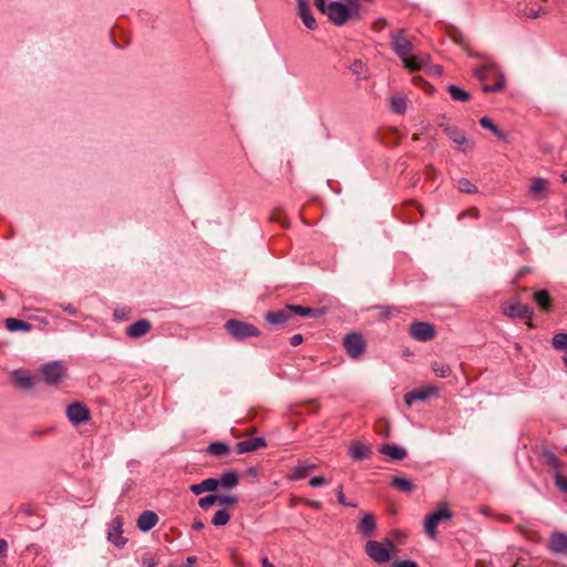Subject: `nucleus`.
Returning <instances> with one entry per match:
<instances>
[{
	"mask_svg": "<svg viewBox=\"0 0 567 567\" xmlns=\"http://www.w3.org/2000/svg\"><path fill=\"white\" fill-rule=\"evenodd\" d=\"M391 47L395 55L402 61L409 71H419L429 62V55H412L413 44L404 29H399L390 34Z\"/></svg>",
	"mask_w": 567,
	"mask_h": 567,
	"instance_id": "1",
	"label": "nucleus"
},
{
	"mask_svg": "<svg viewBox=\"0 0 567 567\" xmlns=\"http://www.w3.org/2000/svg\"><path fill=\"white\" fill-rule=\"evenodd\" d=\"M360 6L357 2H351L347 6L339 1L328 3L326 14L329 20L336 25H343L348 20L359 18Z\"/></svg>",
	"mask_w": 567,
	"mask_h": 567,
	"instance_id": "2",
	"label": "nucleus"
},
{
	"mask_svg": "<svg viewBox=\"0 0 567 567\" xmlns=\"http://www.w3.org/2000/svg\"><path fill=\"white\" fill-rule=\"evenodd\" d=\"M225 330L236 340L260 336V331L251 323L238 319H229L225 322Z\"/></svg>",
	"mask_w": 567,
	"mask_h": 567,
	"instance_id": "3",
	"label": "nucleus"
},
{
	"mask_svg": "<svg viewBox=\"0 0 567 567\" xmlns=\"http://www.w3.org/2000/svg\"><path fill=\"white\" fill-rule=\"evenodd\" d=\"M393 547L394 544L390 539H386L384 543L369 540L365 544V553L373 561L378 564H384L390 560V551L393 549Z\"/></svg>",
	"mask_w": 567,
	"mask_h": 567,
	"instance_id": "4",
	"label": "nucleus"
},
{
	"mask_svg": "<svg viewBox=\"0 0 567 567\" xmlns=\"http://www.w3.org/2000/svg\"><path fill=\"white\" fill-rule=\"evenodd\" d=\"M40 372L47 384L56 385L65 377L66 369L62 362L52 361L44 364Z\"/></svg>",
	"mask_w": 567,
	"mask_h": 567,
	"instance_id": "5",
	"label": "nucleus"
},
{
	"mask_svg": "<svg viewBox=\"0 0 567 567\" xmlns=\"http://www.w3.org/2000/svg\"><path fill=\"white\" fill-rule=\"evenodd\" d=\"M409 333L416 341L427 342L435 338L436 329L430 322L414 321L410 324Z\"/></svg>",
	"mask_w": 567,
	"mask_h": 567,
	"instance_id": "6",
	"label": "nucleus"
},
{
	"mask_svg": "<svg viewBox=\"0 0 567 567\" xmlns=\"http://www.w3.org/2000/svg\"><path fill=\"white\" fill-rule=\"evenodd\" d=\"M453 513L447 508L446 505L441 506L436 512L429 515L424 520L425 533L434 539L436 537V528L441 520L451 519Z\"/></svg>",
	"mask_w": 567,
	"mask_h": 567,
	"instance_id": "7",
	"label": "nucleus"
},
{
	"mask_svg": "<svg viewBox=\"0 0 567 567\" xmlns=\"http://www.w3.org/2000/svg\"><path fill=\"white\" fill-rule=\"evenodd\" d=\"M343 347L352 359H359L365 351L367 343L362 334L352 332L344 337Z\"/></svg>",
	"mask_w": 567,
	"mask_h": 567,
	"instance_id": "8",
	"label": "nucleus"
},
{
	"mask_svg": "<svg viewBox=\"0 0 567 567\" xmlns=\"http://www.w3.org/2000/svg\"><path fill=\"white\" fill-rule=\"evenodd\" d=\"M503 311L506 316L511 318L527 320L528 327L534 328V324L532 322L533 310L527 305H523L520 302L504 303Z\"/></svg>",
	"mask_w": 567,
	"mask_h": 567,
	"instance_id": "9",
	"label": "nucleus"
},
{
	"mask_svg": "<svg viewBox=\"0 0 567 567\" xmlns=\"http://www.w3.org/2000/svg\"><path fill=\"white\" fill-rule=\"evenodd\" d=\"M123 518L121 516L114 517L109 526L107 539L116 547H123L127 539L123 536Z\"/></svg>",
	"mask_w": 567,
	"mask_h": 567,
	"instance_id": "10",
	"label": "nucleus"
},
{
	"mask_svg": "<svg viewBox=\"0 0 567 567\" xmlns=\"http://www.w3.org/2000/svg\"><path fill=\"white\" fill-rule=\"evenodd\" d=\"M66 416L72 424L79 425L90 420V410L81 402H74L68 406Z\"/></svg>",
	"mask_w": 567,
	"mask_h": 567,
	"instance_id": "11",
	"label": "nucleus"
},
{
	"mask_svg": "<svg viewBox=\"0 0 567 567\" xmlns=\"http://www.w3.org/2000/svg\"><path fill=\"white\" fill-rule=\"evenodd\" d=\"M297 1V14L302 20L306 28L315 30L317 28V21L313 18L309 1L308 0H296Z\"/></svg>",
	"mask_w": 567,
	"mask_h": 567,
	"instance_id": "12",
	"label": "nucleus"
},
{
	"mask_svg": "<svg viewBox=\"0 0 567 567\" xmlns=\"http://www.w3.org/2000/svg\"><path fill=\"white\" fill-rule=\"evenodd\" d=\"M266 446H267V442L264 437H255V439L244 440V441L236 443L235 451L238 454H245V453H250V452L257 451V450L266 447Z\"/></svg>",
	"mask_w": 567,
	"mask_h": 567,
	"instance_id": "13",
	"label": "nucleus"
},
{
	"mask_svg": "<svg viewBox=\"0 0 567 567\" xmlns=\"http://www.w3.org/2000/svg\"><path fill=\"white\" fill-rule=\"evenodd\" d=\"M152 329V323L147 319H140L126 328L127 337L137 339L145 336Z\"/></svg>",
	"mask_w": 567,
	"mask_h": 567,
	"instance_id": "14",
	"label": "nucleus"
},
{
	"mask_svg": "<svg viewBox=\"0 0 567 567\" xmlns=\"http://www.w3.org/2000/svg\"><path fill=\"white\" fill-rule=\"evenodd\" d=\"M437 392L436 388L430 386L425 389H415L413 391L408 392L404 395V402L406 405H412L415 401L426 400L431 394H435Z\"/></svg>",
	"mask_w": 567,
	"mask_h": 567,
	"instance_id": "15",
	"label": "nucleus"
},
{
	"mask_svg": "<svg viewBox=\"0 0 567 567\" xmlns=\"http://www.w3.org/2000/svg\"><path fill=\"white\" fill-rule=\"evenodd\" d=\"M158 522V516L153 511L143 512L137 518V527L141 532L151 530Z\"/></svg>",
	"mask_w": 567,
	"mask_h": 567,
	"instance_id": "16",
	"label": "nucleus"
},
{
	"mask_svg": "<svg viewBox=\"0 0 567 567\" xmlns=\"http://www.w3.org/2000/svg\"><path fill=\"white\" fill-rule=\"evenodd\" d=\"M548 548L551 553L560 554L567 551V535L555 532L550 536Z\"/></svg>",
	"mask_w": 567,
	"mask_h": 567,
	"instance_id": "17",
	"label": "nucleus"
},
{
	"mask_svg": "<svg viewBox=\"0 0 567 567\" xmlns=\"http://www.w3.org/2000/svg\"><path fill=\"white\" fill-rule=\"evenodd\" d=\"M291 318V311L289 310V306H286L284 309L268 311L266 313V320L275 326L284 324Z\"/></svg>",
	"mask_w": 567,
	"mask_h": 567,
	"instance_id": "18",
	"label": "nucleus"
},
{
	"mask_svg": "<svg viewBox=\"0 0 567 567\" xmlns=\"http://www.w3.org/2000/svg\"><path fill=\"white\" fill-rule=\"evenodd\" d=\"M377 528L375 519L373 514L368 513L365 514L359 525H358V532L363 535L364 537H370L373 535L374 530Z\"/></svg>",
	"mask_w": 567,
	"mask_h": 567,
	"instance_id": "19",
	"label": "nucleus"
},
{
	"mask_svg": "<svg viewBox=\"0 0 567 567\" xmlns=\"http://www.w3.org/2000/svg\"><path fill=\"white\" fill-rule=\"evenodd\" d=\"M380 453H382L393 460H396V461H402L403 458L406 457L405 449L394 445V444L382 445L380 449Z\"/></svg>",
	"mask_w": 567,
	"mask_h": 567,
	"instance_id": "20",
	"label": "nucleus"
},
{
	"mask_svg": "<svg viewBox=\"0 0 567 567\" xmlns=\"http://www.w3.org/2000/svg\"><path fill=\"white\" fill-rule=\"evenodd\" d=\"M534 301L539 306L543 311H550L553 307V300L549 292L545 289L538 290L533 296Z\"/></svg>",
	"mask_w": 567,
	"mask_h": 567,
	"instance_id": "21",
	"label": "nucleus"
},
{
	"mask_svg": "<svg viewBox=\"0 0 567 567\" xmlns=\"http://www.w3.org/2000/svg\"><path fill=\"white\" fill-rule=\"evenodd\" d=\"M218 482L223 488L231 489L238 485L239 476L235 471H227L220 475Z\"/></svg>",
	"mask_w": 567,
	"mask_h": 567,
	"instance_id": "22",
	"label": "nucleus"
},
{
	"mask_svg": "<svg viewBox=\"0 0 567 567\" xmlns=\"http://www.w3.org/2000/svg\"><path fill=\"white\" fill-rule=\"evenodd\" d=\"M12 378L24 390H29L35 384V377H30L22 371H13Z\"/></svg>",
	"mask_w": 567,
	"mask_h": 567,
	"instance_id": "23",
	"label": "nucleus"
},
{
	"mask_svg": "<svg viewBox=\"0 0 567 567\" xmlns=\"http://www.w3.org/2000/svg\"><path fill=\"white\" fill-rule=\"evenodd\" d=\"M542 461L546 466L554 471V475L556 473H561V461L553 452L545 451L542 454Z\"/></svg>",
	"mask_w": 567,
	"mask_h": 567,
	"instance_id": "24",
	"label": "nucleus"
},
{
	"mask_svg": "<svg viewBox=\"0 0 567 567\" xmlns=\"http://www.w3.org/2000/svg\"><path fill=\"white\" fill-rule=\"evenodd\" d=\"M206 451L215 457H224L229 454L230 447L224 442H213L207 446Z\"/></svg>",
	"mask_w": 567,
	"mask_h": 567,
	"instance_id": "25",
	"label": "nucleus"
},
{
	"mask_svg": "<svg viewBox=\"0 0 567 567\" xmlns=\"http://www.w3.org/2000/svg\"><path fill=\"white\" fill-rule=\"evenodd\" d=\"M444 132L447 134V136L458 145H468L470 147H473V143H468L466 136L463 132H461L456 127L447 126L444 128Z\"/></svg>",
	"mask_w": 567,
	"mask_h": 567,
	"instance_id": "26",
	"label": "nucleus"
},
{
	"mask_svg": "<svg viewBox=\"0 0 567 567\" xmlns=\"http://www.w3.org/2000/svg\"><path fill=\"white\" fill-rule=\"evenodd\" d=\"M447 91H449L452 100L455 102L464 103V102L470 101V99H471V94L467 91H465L464 89H462L455 84H450L447 86Z\"/></svg>",
	"mask_w": 567,
	"mask_h": 567,
	"instance_id": "27",
	"label": "nucleus"
},
{
	"mask_svg": "<svg viewBox=\"0 0 567 567\" xmlns=\"http://www.w3.org/2000/svg\"><path fill=\"white\" fill-rule=\"evenodd\" d=\"M316 468V464L309 461H302L297 466L293 467V473L291 474L290 480H301L306 477L307 472Z\"/></svg>",
	"mask_w": 567,
	"mask_h": 567,
	"instance_id": "28",
	"label": "nucleus"
},
{
	"mask_svg": "<svg viewBox=\"0 0 567 567\" xmlns=\"http://www.w3.org/2000/svg\"><path fill=\"white\" fill-rule=\"evenodd\" d=\"M349 453L353 460L361 461L369 457L370 450L364 444L355 442L351 445Z\"/></svg>",
	"mask_w": 567,
	"mask_h": 567,
	"instance_id": "29",
	"label": "nucleus"
},
{
	"mask_svg": "<svg viewBox=\"0 0 567 567\" xmlns=\"http://www.w3.org/2000/svg\"><path fill=\"white\" fill-rule=\"evenodd\" d=\"M6 328L11 331V332H16V331H30L31 330V324L23 321V320H20V319H17V318H8L6 320Z\"/></svg>",
	"mask_w": 567,
	"mask_h": 567,
	"instance_id": "30",
	"label": "nucleus"
},
{
	"mask_svg": "<svg viewBox=\"0 0 567 567\" xmlns=\"http://www.w3.org/2000/svg\"><path fill=\"white\" fill-rule=\"evenodd\" d=\"M289 310L291 311L292 316H300V317H319L321 312L310 308V307H303L299 305H289Z\"/></svg>",
	"mask_w": 567,
	"mask_h": 567,
	"instance_id": "31",
	"label": "nucleus"
},
{
	"mask_svg": "<svg viewBox=\"0 0 567 567\" xmlns=\"http://www.w3.org/2000/svg\"><path fill=\"white\" fill-rule=\"evenodd\" d=\"M480 124L482 127L489 130L499 140H503V141L507 140V134L505 132H503L502 130H499V127L497 125H495L489 117H487V116L482 117L480 120Z\"/></svg>",
	"mask_w": 567,
	"mask_h": 567,
	"instance_id": "32",
	"label": "nucleus"
},
{
	"mask_svg": "<svg viewBox=\"0 0 567 567\" xmlns=\"http://www.w3.org/2000/svg\"><path fill=\"white\" fill-rule=\"evenodd\" d=\"M391 486L399 489L400 492H403V493H412L414 491V485L412 484V482L405 477H393L392 481H391Z\"/></svg>",
	"mask_w": 567,
	"mask_h": 567,
	"instance_id": "33",
	"label": "nucleus"
},
{
	"mask_svg": "<svg viewBox=\"0 0 567 567\" xmlns=\"http://www.w3.org/2000/svg\"><path fill=\"white\" fill-rule=\"evenodd\" d=\"M350 70L354 75H357L358 79H365L368 76V70L364 63L360 60H355L350 65Z\"/></svg>",
	"mask_w": 567,
	"mask_h": 567,
	"instance_id": "34",
	"label": "nucleus"
},
{
	"mask_svg": "<svg viewBox=\"0 0 567 567\" xmlns=\"http://www.w3.org/2000/svg\"><path fill=\"white\" fill-rule=\"evenodd\" d=\"M230 519V515L226 509H219L215 513L212 523L215 526H225Z\"/></svg>",
	"mask_w": 567,
	"mask_h": 567,
	"instance_id": "35",
	"label": "nucleus"
},
{
	"mask_svg": "<svg viewBox=\"0 0 567 567\" xmlns=\"http://www.w3.org/2000/svg\"><path fill=\"white\" fill-rule=\"evenodd\" d=\"M457 188L460 192L465 193V194L477 193V187L470 179H466V178L458 179Z\"/></svg>",
	"mask_w": 567,
	"mask_h": 567,
	"instance_id": "36",
	"label": "nucleus"
},
{
	"mask_svg": "<svg viewBox=\"0 0 567 567\" xmlns=\"http://www.w3.org/2000/svg\"><path fill=\"white\" fill-rule=\"evenodd\" d=\"M406 103L403 96H393L391 99V110L394 113L402 114L405 112Z\"/></svg>",
	"mask_w": 567,
	"mask_h": 567,
	"instance_id": "37",
	"label": "nucleus"
},
{
	"mask_svg": "<svg viewBox=\"0 0 567 567\" xmlns=\"http://www.w3.org/2000/svg\"><path fill=\"white\" fill-rule=\"evenodd\" d=\"M553 347L557 350H567V333H556L553 338Z\"/></svg>",
	"mask_w": 567,
	"mask_h": 567,
	"instance_id": "38",
	"label": "nucleus"
},
{
	"mask_svg": "<svg viewBox=\"0 0 567 567\" xmlns=\"http://www.w3.org/2000/svg\"><path fill=\"white\" fill-rule=\"evenodd\" d=\"M432 370L440 378H447L451 375V368L449 364L434 362L432 364Z\"/></svg>",
	"mask_w": 567,
	"mask_h": 567,
	"instance_id": "39",
	"label": "nucleus"
},
{
	"mask_svg": "<svg viewBox=\"0 0 567 567\" xmlns=\"http://www.w3.org/2000/svg\"><path fill=\"white\" fill-rule=\"evenodd\" d=\"M218 495L210 494L205 497L199 498L198 505L202 509L207 511L210 506L218 503Z\"/></svg>",
	"mask_w": 567,
	"mask_h": 567,
	"instance_id": "40",
	"label": "nucleus"
},
{
	"mask_svg": "<svg viewBox=\"0 0 567 567\" xmlns=\"http://www.w3.org/2000/svg\"><path fill=\"white\" fill-rule=\"evenodd\" d=\"M203 492H214L219 486V482L217 478H206L200 482Z\"/></svg>",
	"mask_w": 567,
	"mask_h": 567,
	"instance_id": "41",
	"label": "nucleus"
},
{
	"mask_svg": "<svg viewBox=\"0 0 567 567\" xmlns=\"http://www.w3.org/2000/svg\"><path fill=\"white\" fill-rule=\"evenodd\" d=\"M547 182L543 178H537L532 183L530 192L535 195L546 190Z\"/></svg>",
	"mask_w": 567,
	"mask_h": 567,
	"instance_id": "42",
	"label": "nucleus"
},
{
	"mask_svg": "<svg viewBox=\"0 0 567 567\" xmlns=\"http://www.w3.org/2000/svg\"><path fill=\"white\" fill-rule=\"evenodd\" d=\"M218 504L221 506H233L239 501L236 495H218Z\"/></svg>",
	"mask_w": 567,
	"mask_h": 567,
	"instance_id": "43",
	"label": "nucleus"
},
{
	"mask_svg": "<svg viewBox=\"0 0 567 567\" xmlns=\"http://www.w3.org/2000/svg\"><path fill=\"white\" fill-rule=\"evenodd\" d=\"M141 564L143 567H155L158 564V559L152 554H145L142 557Z\"/></svg>",
	"mask_w": 567,
	"mask_h": 567,
	"instance_id": "44",
	"label": "nucleus"
},
{
	"mask_svg": "<svg viewBox=\"0 0 567 567\" xmlns=\"http://www.w3.org/2000/svg\"><path fill=\"white\" fill-rule=\"evenodd\" d=\"M555 484L560 491L567 493V477H565L561 473L555 474Z\"/></svg>",
	"mask_w": 567,
	"mask_h": 567,
	"instance_id": "45",
	"label": "nucleus"
},
{
	"mask_svg": "<svg viewBox=\"0 0 567 567\" xmlns=\"http://www.w3.org/2000/svg\"><path fill=\"white\" fill-rule=\"evenodd\" d=\"M465 217H472V218H478L480 217V210L476 207H472L467 210L462 212L458 215V219H463Z\"/></svg>",
	"mask_w": 567,
	"mask_h": 567,
	"instance_id": "46",
	"label": "nucleus"
},
{
	"mask_svg": "<svg viewBox=\"0 0 567 567\" xmlns=\"http://www.w3.org/2000/svg\"><path fill=\"white\" fill-rule=\"evenodd\" d=\"M337 497H338V503L343 505V506H350V507H355V504L353 503H348L346 501V497H344V494H343V489H342V486H339L338 489H337Z\"/></svg>",
	"mask_w": 567,
	"mask_h": 567,
	"instance_id": "47",
	"label": "nucleus"
},
{
	"mask_svg": "<svg viewBox=\"0 0 567 567\" xmlns=\"http://www.w3.org/2000/svg\"><path fill=\"white\" fill-rule=\"evenodd\" d=\"M392 567H417V565L412 560H395Z\"/></svg>",
	"mask_w": 567,
	"mask_h": 567,
	"instance_id": "48",
	"label": "nucleus"
},
{
	"mask_svg": "<svg viewBox=\"0 0 567 567\" xmlns=\"http://www.w3.org/2000/svg\"><path fill=\"white\" fill-rule=\"evenodd\" d=\"M327 481L323 476H315L312 477L310 481H309V484L312 486V487H319L323 484H326Z\"/></svg>",
	"mask_w": 567,
	"mask_h": 567,
	"instance_id": "49",
	"label": "nucleus"
},
{
	"mask_svg": "<svg viewBox=\"0 0 567 567\" xmlns=\"http://www.w3.org/2000/svg\"><path fill=\"white\" fill-rule=\"evenodd\" d=\"M130 311L125 308L116 309L113 313L115 320H124Z\"/></svg>",
	"mask_w": 567,
	"mask_h": 567,
	"instance_id": "50",
	"label": "nucleus"
},
{
	"mask_svg": "<svg viewBox=\"0 0 567 567\" xmlns=\"http://www.w3.org/2000/svg\"><path fill=\"white\" fill-rule=\"evenodd\" d=\"M540 13H545V10L542 7H539L537 11L529 10L524 12V14L529 19H537Z\"/></svg>",
	"mask_w": 567,
	"mask_h": 567,
	"instance_id": "51",
	"label": "nucleus"
},
{
	"mask_svg": "<svg viewBox=\"0 0 567 567\" xmlns=\"http://www.w3.org/2000/svg\"><path fill=\"white\" fill-rule=\"evenodd\" d=\"M473 75L476 79H478L480 81H485L486 80V69L485 68L476 69V70H474Z\"/></svg>",
	"mask_w": 567,
	"mask_h": 567,
	"instance_id": "52",
	"label": "nucleus"
},
{
	"mask_svg": "<svg viewBox=\"0 0 567 567\" xmlns=\"http://www.w3.org/2000/svg\"><path fill=\"white\" fill-rule=\"evenodd\" d=\"M303 341V337L301 334H293L291 338H290V344L292 347H297L299 344H301V342Z\"/></svg>",
	"mask_w": 567,
	"mask_h": 567,
	"instance_id": "53",
	"label": "nucleus"
},
{
	"mask_svg": "<svg viewBox=\"0 0 567 567\" xmlns=\"http://www.w3.org/2000/svg\"><path fill=\"white\" fill-rule=\"evenodd\" d=\"M315 1V4L316 7L318 8V10L322 13H324V11L327 10V2L326 0H313Z\"/></svg>",
	"mask_w": 567,
	"mask_h": 567,
	"instance_id": "54",
	"label": "nucleus"
},
{
	"mask_svg": "<svg viewBox=\"0 0 567 567\" xmlns=\"http://www.w3.org/2000/svg\"><path fill=\"white\" fill-rule=\"evenodd\" d=\"M189 489H190V492H192L193 494H195V495H200L202 493H204V492H203V489H202V483H198V484H192V485L189 486Z\"/></svg>",
	"mask_w": 567,
	"mask_h": 567,
	"instance_id": "55",
	"label": "nucleus"
},
{
	"mask_svg": "<svg viewBox=\"0 0 567 567\" xmlns=\"http://www.w3.org/2000/svg\"><path fill=\"white\" fill-rule=\"evenodd\" d=\"M197 561L195 556H188L186 558V563L182 567H193V565Z\"/></svg>",
	"mask_w": 567,
	"mask_h": 567,
	"instance_id": "56",
	"label": "nucleus"
},
{
	"mask_svg": "<svg viewBox=\"0 0 567 567\" xmlns=\"http://www.w3.org/2000/svg\"><path fill=\"white\" fill-rule=\"evenodd\" d=\"M406 207L415 208L416 210H419L421 213V215H423L422 207L420 206V204L417 202H409V203H406Z\"/></svg>",
	"mask_w": 567,
	"mask_h": 567,
	"instance_id": "57",
	"label": "nucleus"
},
{
	"mask_svg": "<svg viewBox=\"0 0 567 567\" xmlns=\"http://www.w3.org/2000/svg\"><path fill=\"white\" fill-rule=\"evenodd\" d=\"M8 550V543L6 539L0 538V554H6Z\"/></svg>",
	"mask_w": 567,
	"mask_h": 567,
	"instance_id": "58",
	"label": "nucleus"
},
{
	"mask_svg": "<svg viewBox=\"0 0 567 567\" xmlns=\"http://www.w3.org/2000/svg\"><path fill=\"white\" fill-rule=\"evenodd\" d=\"M205 527L204 523L202 520H195L193 523V528L195 530H202Z\"/></svg>",
	"mask_w": 567,
	"mask_h": 567,
	"instance_id": "59",
	"label": "nucleus"
},
{
	"mask_svg": "<svg viewBox=\"0 0 567 567\" xmlns=\"http://www.w3.org/2000/svg\"><path fill=\"white\" fill-rule=\"evenodd\" d=\"M426 176H427V178H434L435 177V169L431 165H429L426 167Z\"/></svg>",
	"mask_w": 567,
	"mask_h": 567,
	"instance_id": "60",
	"label": "nucleus"
},
{
	"mask_svg": "<svg viewBox=\"0 0 567 567\" xmlns=\"http://www.w3.org/2000/svg\"><path fill=\"white\" fill-rule=\"evenodd\" d=\"M64 311L69 312L70 315L76 313V308L72 305H68L63 308Z\"/></svg>",
	"mask_w": 567,
	"mask_h": 567,
	"instance_id": "61",
	"label": "nucleus"
},
{
	"mask_svg": "<svg viewBox=\"0 0 567 567\" xmlns=\"http://www.w3.org/2000/svg\"><path fill=\"white\" fill-rule=\"evenodd\" d=\"M261 566H262V567H276L274 564H271V563L269 561V559H268L267 557H264V558L261 559Z\"/></svg>",
	"mask_w": 567,
	"mask_h": 567,
	"instance_id": "62",
	"label": "nucleus"
},
{
	"mask_svg": "<svg viewBox=\"0 0 567 567\" xmlns=\"http://www.w3.org/2000/svg\"><path fill=\"white\" fill-rule=\"evenodd\" d=\"M493 87H495V92L503 90V87H504V81H502V80L497 81V82L493 85Z\"/></svg>",
	"mask_w": 567,
	"mask_h": 567,
	"instance_id": "63",
	"label": "nucleus"
},
{
	"mask_svg": "<svg viewBox=\"0 0 567 567\" xmlns=\"http://www.w3.org/2000/svg\"><path fill=\"white\" fill-rule=\"evenodd\" d=\"M312 508H316V509H320L321 508V503L318 502V501H310L308 503Z\"/></svg>",
	"mask_w": 567,
	"mask_h": 567,
	"instance_id": "64",
	"label": "nucleus"
}]
</instances>
